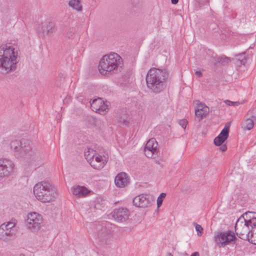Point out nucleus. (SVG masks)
Returning a JSON list of instances; mask_svg holds the SVG:
<instances>
[{
    "instance_id": "f257e3e1",
    "label": "nucleus",
    "mask_w": 256,
    "mask_h": 256,
    "mask_svg": "<svg viewBox=\"0 0 256 256\" xmlns=\"http://www.w3.org/2000/svg\"><path fill=\"white\" fill-rule=\"evenodd\" d=\"M18 57V52L14 46L6 44L0 47V65L7 72L16 69Z\"/></svg>"
},
{
    "instance_id": "f03ea898",
    "label": "nucleus",
    "mask_w": 256,
    "mask_h": 256,
    "mask_svg": "<svg viewBox=\"0 0 256 256\" xmlns=\"http://www.w3.org/2000/svg\"><path fill=\"white\" fill-rule=\"evenodd\" d=\"M168 78V73L165 70L151 68L146 78L148 88L154 92L158 93L163 90Z\"/></svg>"
},
{
    "instance_id": "7ed1b4c3",
    "label": "nucleus",
    "mask_w": 256,
    "mask_h": 256,
    "mask_svg": "<svg viewBox=\"0 0 256 256\" xmlns=\"http://www.w3.org/2000/svg\"><path fill=\"white\" fill-rule=\"evenodd\" d=\"M34 194L36 199L43 203L51 202L57 196L56 188L50 182L42 181L34 186Z\"/></svg>"
},
{
    "instance_id": "20e7f679",
    "label": "nucleus",
    "mask_w": 256,
    "mask_h": 256,
    "mask_svg": "<svg viewBox=\"0 0 256 256\" xmlns=\"http://www.w3.org/2000/svg\"><path fill=\"white\" fill-rule=\"evenodd\" d=\"M256 226V219L246 220L244 218H240L235 224V232L238 237L244 240L256 244V240L253 239L254 230Z\"/></svg>"
},
{
    "instance_id": "39448f33",
    "label": "nucleus",
    "mask_w": 256,
    "mask_h": 256,
    "mask_svg": "<svg viewBox=\"0 0 256 256\" xmlns=\"http://www.w3.org/2000/svg\"><path fill=\"white\" fill-rule=\"evenodd\" d=\"M122 63V58L116 53H111L104 56L99 63V70L101 74H106L108 72L118 68Z\"/></svg>"
},
{
    "instance_id": "423d86ee",
    "label": "nucleus",
    "mask_w": 256,
    "mask_h": 256,
    "mask_svg": "<svg viewBox=\"0 0 256 256\" xmlns=\"http://www.w3.org/2000/svg\"><path fill=\"white\" fill-rule=\"evenodd\" d=\"M42 222V218L39 214L34 212L28 215L26 226L32 232H37L40 230Z\"/></svg>"
},
{
    "instance_id": "0eeeda50",
    "label": "nucleus",
    "mask_w": 256,
    "mask_h": 256,
    "mask_svg": "<svg viewBox=\"0 0 256 256\" xmlns=\"http://www.w3.org/2000/svg\"><path fill=\"white\" fill-rule=\"evenodd\" d=\"M214 242L220 248L224 247L236 239L234 233L231 230L218 233L214 236Z\"/></svg>"
},
{
    "instance_id": "6e6552de",
    "label": "nucleus",
    "mask_w": 256,
    "mask_h": 256,
    "mask_svg": "<svg viewBox=\"0 0 256 256\" xmlns=\"http://www.w3.org/2000/svg\"><path fill=\"white\" fill-rule=\"evenodd\" d=\"M14 165L12 161L6 158H0V178H3L10 175Z\"/></svg>"
},
{
    "instance_id": "1a4fd4ad",
    "label": "nucleus",
    "mask_w": 256,
    "mask_h": 256,
    "mask_svg": "<svg viewBox=\"0 0 256 256\" xmlns=\"http://www.w3.org/2000/svg\"><path fill=\"white\" fill-rule=\"evenodd\" d=\"M153 200L150 196L147 194H140L136 196L133 200L134 206L140 208H147L152 204Z\"/></svg>"
},
{
    "instance_id": "9d476101",
    "label": "nucleus",
    "mask_w": 256,
    "mask_h": 256,
    "mask_svg": "<svg viewBox=\"0 0 256 256\" xmlns=\"http://www.w3.org/2000/svg\"><path fill=\"white\" fill-rule=\"evenodd\" d=\"M97 240L102 244H108L112 240V234L110 229L102 227L97 234Z\"/></svg>"
},
{
    "instance_id": "9b49d317",
    "label": "nucleus",
    "mask_w": 256,
    "mask_h": 256,
    "mask_svg": "<svg viewBox=\"0 0 256 256\" xmlns=\"http://www.w3.org/2000/svg\"><path fill=\"white\" fill-rule=\"evenodd\" d=\"M158 144L156 139H150L146 144L144 147V154L148 158H152L154 154H157Z\"/></svg>"
},
{
    "instance_id": "f8f14e48",
    "label": "nucleus",
    "mask_w": 256,
    "mask_h": 256,
    "mask_svg": "<svg viewBox=\"0 0 256 256\" xmlns=\"http://www.w3.org/2000/svg\"><path fill=\"white\" fill-rule=\"evenodd\" d=\"M130 216L128 210L126 208H119L114 211L112 216L118 222H123L127 220Z\"/></svg>"
},
{
    "instance_id": "ddd939ff",
    "label": "nucleus",
    "mask_w": 256,
    "mask_h": 256,
    "mask_svg": "<svg viewBox=\"0 0 256 256\" xmlns=\"http://www.w3.org/2000/svg\"><path fill=\"white\" fill-rule=\"evenodd\" d=\"M55 29V24L52 22H44L40 24L38 28V30L40 34L43 36L49 35L52 34Z\"/></svg>"
},
{
    "instance_id": "4468645a",
    "label": "nucleus",
    "mask_w": 256,
    "mask_h": 256,
    "mask_svg": "<svg viewBox=\"0 0 256 256\" xmlns=\"http://www.w3.org/2000/svg\"><path fill=\"white\" fill-rule=\"evenodd\" d=\"M209 111V108L204 104H198L195 110L196 120L200 122L204 116H206Z\"/></svg>"
},
{
    "instance_id": "2eb2a0df",
    "label": "nucleus",
    "mask_w": 256,
    "mask_h": 256,
    "mask_svg": "<svg viewBox=\"0 0 256 256\" xmlns=\"http://www.w3.org/2000/svg\"><path fill=\"white\" fill-rule=\"evenodd\" d=\"M16 232L8 230L6 228L4 224H2L0 226V239L4 242H8L10 238L15 235Z\"/></svg>"
},
{
    "instance_id": "dca6fc26",
    "label": "nucleus",
    "mask_w": 256,
    "mask_h": 256,
    "mask_svg": "<svg viewBox=\"0 0 256 256\" xmlns=\"http://www.w3.org/2000/svg\"><path fill=\"white\" fill-rule=\"evenodd\" d=\"M114 182L116 186L124 188L129 182L128 177L126 173L120 172L116 176Z\"/></svg>"
},
{
    "instance_id": "f3484780",
    "label": "nucleus",
    "mask_w": 256,
    "mask_h": 256,
    "mask_svg": "<svg viewBox=\"0 0 256 256\" xmlns=\"http://www.w3.org/2000/svg\"><path fill=\"white\" fill-rule=\"evenodd\" d=\"M106 162V160L102 156L96 154L94 158L92 160L89 164L94 169L100 170L104 168Z\"/></svg>"
},
{
    "instance_id": "a211bd4d",
    "label": "nucleus",
    "mask_w": 256,
    "mask_h": 256,
    "mask_svg": "<svg viewBox=\"0 0 256 256\" xmlns=\"http://www.w3.org/2000/svg\"><path fill=\"white\" fill-rule=\"evenodd\" d=\"M72 194L78 197H85L90 191L84 186H75L72 188Z\"/></svg>"
},
{
    "instance_id": "6ab92c4d",
    "label": "nucleus",
    "mask_w": 256,
    "mask_h": 256,
    "mask_svg": "<svg viewBox=\"0 0 256 256\" xmlns=\"http://www.w3.org/2000/svg\"><path fill=\"white\" fill-rule=\"evenodd\" d=\"M247 119L243 124L244 129L250 130L254 126V122L256 120V116L252 114V111H249L247 114Z\"/></svg>"
},
{
    "instance_id": "aec40b11",
    "label": "nucleus",
    "mask_w": 256,
    "mask_h": 256,
    "mask_svg": "<svg viewBox=\"0 0 256 256\" xmlns=\"http://www.w3.org/2000/svg\"><path fill=\"white\" fill-rule=\"evenodd\" d=\"M26 142L27 143L28 142V141L25 140H22L20 142L16 140L12 142L11 146L12 148H14L15 151H20L21 153H22V152H26L28 150V149L25 148L22 146L23 144H25L26 143Z\"/></svg>"
},
{
    "instance_id": "412c9836",
    "label": "nucleus",
    "mask_w": 256,
    "mask_h": 256,
    "mask_svg": "<svg viewBox=\"0 0 256 256\" xmlns=\"http://www.w3.org/2000/svg\"><path fill=\"white\" fill-rule=\"evenodd\" d=\"M96 154V151L91 148H87L84 152L85 158L88 162H90L94 158Z\"/></svg>"
},
{
    "instance_id": "4be33fe9",
    "label": "nucleus",
    "mask_w": 256,
    "mask_h": 256,
    "mask_svg": "<svg viewBox=\"0 0 256 256\" xmlns=\"http://www.w3.org/2000/svg\"><path fill=\"white\" fill-rule=\"evenodd\" d=\"M68 6L78 12H80L82 9L80 0H70Z\"/></svg>"
},
{
    "instance_id": "5701e85b",
    "label": "nucleus",
    "mask_w": 256,
    "mask_h": 256,
    "mask_svg": "<svg viewBox=\"0 0 256 256\" xmlns=\"http://www.w3.org/2000/svg\"><path fill=\"white\" fill-rule=\"evenodd\" d=\"M230 126V124L226 123L224 128L222 130L218 136L220 137V138H222L223 140H226L228 136Z\"/></svg>"
},
{
    "instance_id": "b1692460",
    "label": "nucleus",
    "mask_w": 256,
    "mask_h": 256,
    "mask_svg": "<svg viewBox=\"0 0 256 256\" xmlns=\"http://www.w3.org/2000/svg\"><path fill=\"white\" fill-rule=\"evenodd\" d=\"M102 104V100L101 98H98L94 99L92 102H90V107L92 110L95 112H98V108L101 104Z\"/></svg>"
},
{
    "instance_id": "393cba45",
    "label": "nucleus",
    "mask_w": 256,
    "mask_h": 256,
    "mask_svg": "<svg viewBox=\"0 0 256 256\" xmlns=\"http://www.w3.org/2000/svg\"><path fill=\"white\" fill-rule=\"evenodd\" d=\"M244 53L242 52V54H236V56H238L239 58L237 59V61L236 62V64L238 65H242L244 64L246 62V60L244 56Z\"/></svg>"
},
{
    "instance_id": "a878e982",
    "label": "nucleus",
    "mask_w": 256,
    "mask_h": 256,
    "mask_svg": "<svg viewBox=\"0 0 256 256\" xmlns=\"http://www.w3.org/2000/svg\"><path fill=\"white\" fill-rule=\"evenodd\" d=\"M98 112H98L100 114H104L108 110V106L107 104H105L102 100V104H101L98 108Z\"/></svg>"
},
{
    "instance_id": "bb28decb",
    "label": "nucleus",
    "mask_w": 256,
    "mask_h": 256,
    "mask_svg": "<svg viewBox=\"0 0 256 256\" xmlns=\"http://www.w3.org/2000/svg\"><path fill=\"white\" fill-rule=\"evenodd\" d=\"M231 61L230 58L226 57L224 56H222L218 59V62L222 65L226 66Z\"/></svg>"
},
{
    "instance_id": "cd10ccee",
    "label": "nucleus",
    "mask_w": 256,
    "mask_h": 256,
    "mask_svg": "<svg viewBox=\"0 0 256 256\" xmlns=\"http://www.w3.org/2000/svg\"><path fill=\"white\" fill-rule=\"evenodd\" d=\"M4 226H6V228H7L8 230H11V231L15 232V230H14V228L15 227L16 225V222H7V224L4 223Z\"/></svg>"
},
{
    "instance_id": "c85d7f7f",
    "label": "nucleus",
    "mask_w": 256,
    "mask_h": 256,
    "mask_svg": "<svg viewBox=\"0 0 256 256\" xmlns=\"http://www.w3.org/2000/svg\"><path fill=\"white\" fill-rule=\"evenodd\" d=\"M166 194L165 193H162L160 194L157 199V206L158 208L160 207L164 199L166 198Z\"/></svg>"
},
{
    "instance_id": "c756f323",
    "label": "nucleus",
    "mask_w": 256,
    "mask_h": 256,
    "mask_svg": "<svg viewBox=\"0 0 256 256\" xmlns=\"http://www.w3.org/2000/svg\"><path fill=\"white\" fill-rule=\"evenodd\" d=\"M195 226V228L196 232H198V236H201L203 232V228L202 226L198 224L194 223Z\"/></svg>"
},
{
    "instance_id": "7c9ffc66",
    "label": "nucleus",
    "mask_w": 256,
    "mask_h": 256,
    "mask_svg": "<svg viewBox=\"0 0 256 256\" xmlns=\"http://www.w3.org/2000/svg\"><path fill=\"white\" fill-rule=\"evenodd\" d=\"M225 140H223L222 138L216 136L214 140V144L217 146H220Z\"/></svg>"
},
{
    "instance_id": "2f4dec72",
    "label": "nucleus",
    "mask_w": 256,
    "mask_h": 256,
    "mask_svg": "<svg viewBox=\"0 0 256 256\" xmlns=\"http://www.w3.org/2000/svg\"><path fill=\"white\" fill-rule=\"evenodd\" d=\"M179 124L184 128H186V122L185 120H180Z\"/></svg>"
},
{
    "instance_id": "473e14b6",
    "label": "nucleus",
    "mask_w": 256,
    "mask_h": 256,
    "mask_svg": "<svg viewBox=\"0 0 256 256\" xmlns=\"http://www.w3.org/2000/svg\"><path fill=\"white\" fill-rule=\"evenodd\" d=\"M227 149V146L226 144H222L220 148V150L222 152H225Z\"/></svg>"
},
{
    "instance_id": "72a5a7b5",
    "label": "nucleus",
    "mask_w": 256,
    "mask_h": 256,
    "mask_svg": "<svg viewBox=\"0 0 256 256\" xmlns=\"http://www.w3.org/2000/svg\"><path fill=\"white\" fill-rule=\"evenodd\" d=\"M224 102L228 106H233L234 102H232L229 100H226Z\"/></svg>"
},
{
    "instance_id": "f704fd0d",
    "label": "nucleus",
    "mask_w": 256,
    "mask_h": 256,
    "mask_svg": "<svg viewBox=\"0 0 256 256\" xmlns=\"http://www.w3.org/2000/svg\"><path fill=\"white\" fill-rule=\"evenodd\" d=\"M195 74L198 77H202V74L200 71H196Z\"/></svg>"
},
{
    "instance_id": "c9c22d12",
    "label": "nucleus",
    "mask_w": 256,
    "mask_h": 256,
    "mask_svg": "<svg viewBox=\"0 0 256 256\" xmlns=\"http://www.w3.org/2000/svg\"><path fill=\"white\" fill-rule=\"evenodd\" d=\"M190 256H200V254L198 252H193Z\"/></svg>"
},
{
    "instance_id": "e433bc0d",
    "label": "nucleus",
    "mask_w": 256,
    "mask_h": 256,
    "mask_svg": "<svg viewBox=\"0 0 256 256\" xmlns=\"http://www.w3.org/2000/svg\"><path fill=\"white\" fill-rule=\"evenodd\" d=\"M172 4H176L178 2V0H171Z\"/></svg>"
},
{
    "instance_id": "4c0bfd02",
    "label": "nucleus",
    "mask_w": 256,
    "mask_h": 256,
    "mask_svg": "<svg viewBox=\"0 0 256 256\" xmlns=\"http://www.w3.org/2000/svg\"><path fill=\"white\" fill-rule=\"evenodd\" d=\"M240 104V102H234L233 106H238Z\"/></svg>"
},
{
    "instance_id": "58836bf2",
    "label": "nucleus",
    "mask_w": 256,
    "mask_h": 256,
    "mask_svg": "<svg viewBox=\"0 0 256 256\" xmlns=\"http://www.w3.org/2000/svg\"><path fill=\"white\" fill-rule=\"evenodd\" d=\"M198 1L200 2V3H203L204 2H206L207 1V0H198Z\"/></svg>"
},
{
    "instance_id": "ea45409f",
    "label": "nucleus",
    "mask_w": 256,
    "mask_h": 256,
    "mask_svg": "<svg viewBox=\"0 0 256 256\" xmlns=\"http://www.w3.org/2000/svg\"><path fill=\"white\" fill-rule=\"evenodd\" d=\"M168 256H172V255L170 253H168Z\"/></svg>"
}]
</instances>
